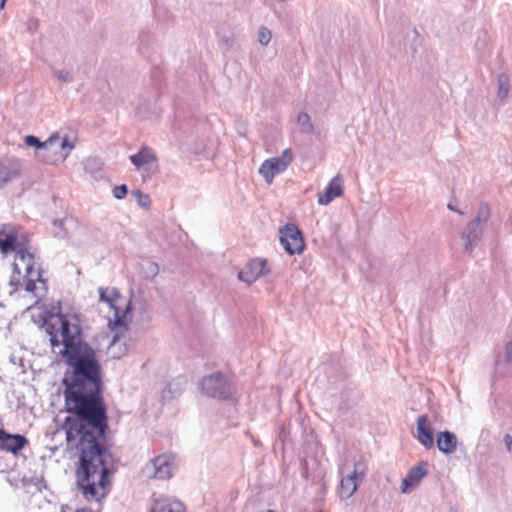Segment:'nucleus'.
Segmentation results:
<instances>
[{
    "instance_id": "nucleus-22",
    "label": "nucleus",
    "mask_w": 512,
    "mask_h": 512,
    "mask_svg": "<svg viewBox=\"0 0 512 512\" xmlns=\"http://www.w3.org/2000/svg\"><path fill=\"white\" fill-rule=\"evenodd\" d=\"M301 133L310 134L314 130L310 116L306 112H300L297 118Z\"/></svg>"
},
{
    "instance_id": "nucleus-8",
    "label": "nucleus",
    "mask_w": 512,
    "mask_h": 512,
    "mask_svg": "<svg viewBox=\"0 0 512 512\" xmlns=\"http://www.w3.org/2000/svg\"><path fill=\"white\" fill-rule=\"evenodd\" d=\"M366 464L364 459L360 457L354 463V470L342 477L339 486V496L341 499H349L357 490L359 482L364 478Z\"/></svg>"
},
{
    "instance_id": "nucleus-25",
    "label": "nucleus",
    "mask_w": 512,
    "mask_h": 512,
    "mask_svg": "<svg viewBox=\"0 0 512 512\" xmlns=\"http://www.w3.org/2000/svg\"><path fill=\"white\" fill-rule=\"evenodd\" d=\"M272 33L266 27H261L259 29L258 38L261 45L266 46L271 41Z\"/></svg>"
},
{
    "instance_id": "nucleus-19",
    "label": "nucleus",
    "mask_w": 512,
    "mask_h": 512,
    "mask_svg": "<svg viewBox=\"0 0 512 512\" xmlns=\"http://www.w3.org/2000/svg\"><path fill=\"white\" fill-rule=\"evenodd\" d=\"M60 137L57 134L51 135L47 140L41 141L35 135H26L24 137V143L28 147H34L38 150H50L53 146L58 143Z\"/></svg>"
},
{
    "instance_id": "nucleus-14",
    "label": "nucleus",
    "mask_w": 512,
    "mask_h": 512,
    "mask_svg": "<svg viewBox=\"0 0 512 512\" xmlns=\"http://www.w3.org/2000/svg\"><path fill=\"white\" fill-rule=\"evenodd\" d=\"M343 194L342 178L340 175L335 176L326 186L324 192L319 194L318 203L320 205H328L335 198Z\"/></svg>"
},
{
    "instance_id": "nucleus-16",
    "label": "nucleus",
    "mask_w": 512,
    "mask_h": 512,
    "mask_svg": "<svg viewBox=\"0 0 512 512\" xmlns=\"http://www.w3.org/2000/svg\"><path fill=\"white\" fill-rule=\"evenodd\" d=\"M151 512H185V506L178 499L160 497L153 501Z\"/></svg>"
},
{
    "instance_id": "nucleus-34",
    "label": "nucleus",
    "mask_w": 512,
    "mask_h": 512,
    "mask_svg": "<svg viewBox=\"0 0 512 512\" xmlns=\"http://www.w3.org/2000/svg\"><path fill=\"white\" fill-rule=\"evenodd\" d=\"M244 512H276V511H275V510H272V509L259 510V511H250V510H249V506H248V505H246V506H245V510H244Z\"/></svg>"
},
{
    "instance_id": "nucleus-4",
    "label": "nucleus",
    "mask_w": 512,
    "mask_h": 512,
    "mask_svg": "<svg viewBox=\"0 0 512 512\" xmlns=\"http://www.w3.org/2000/svg\"><path fill=\"white\" fill-rule=\"evenodd\" d=\"M176 469L172 454H161L150 459L142 468V474L148 479L168 480L173 477Z\"/></svg>"
},
{
    "instance_id": "nucleus-24",
    "label": "nucleus",
    "mask_w": 512,
    "mask_h": 512,
    "mask_svg": "<svg viewBox=\"0 0 512 512\" xmlns=\"http://www.w3.org/2000/svg\"><path fill=\"white\" fill-rule=\"evenodd\" d=\"M133 196L136 198L137 203L142 208H149L151 204V200L148 194L142 193L140 190H134L132 192Z\"/></svg>"
},
{
    "instance_id": "nucleus-2",
    "label": "nucleus",
    "mask_w": 512,
    "mask_h": 512,
    "mask_svg": "<svg viewBox=\"0 0 512 512\" xmlns=\"http://www.w3.org/2000/svg\"><path fill=\"white\" fill-rule=\"evenodd\" d=\"M489 218L490 207L486 202H482L478 207L475 218L469 221L461 232V239L464 241L463 250L465 253L469 255L472 254L483 236L484 226Z\"/></svg>"
},
{
    "instance_id": "nucleus-36",
    "label": "nucleus",
    "mask_w": 512,
    "mask_h": 512,
    "mask_svg": "<svg viewBox=\"0 0 512 512\" xmlns=\"http://www.w3.org/2000/svg\"><path fill=\"white\" fill-rule=\"evenodd\" d=\"M13 270H14V272H17V273H19V274H20L19 264H18L17 262H15V263L13 264Z\"/></svg>"
},
{
    "instance_id": "nucleus-30",
    "label": "nucleus",
    "mask_w": 512,
    "mask_h": 512,
    "mask_svg": "<svg viewBox=\"0 0 512 512\" xmlns=\"http://www.w3.org/2000/svg\"><path fill=\"white\" fill-rule=\"evenodd\" d=\"M505 361L512 362V341H509L505 347Z\"/></svg>"
},
{
    "instance_id": "nucleus-20",
    "label": "nucleus",
    "mask_w": 512,
    "mask_h": 512,
    "mask_svg": "<svg viewBox=\"0 0 512 512\" xmlns=\"http://www.w3.org/2000/svg\"><path fill=\"white\" fill-rule=\"evenodd\" d=\"M53 225L55 237L64 239L68 237L69 231L76 227V220L73 217H65L54 220Z\"/></svg>"
},
{
    "instance_id": "nucleus-21",
    "label": "nucleus",
    "mask_w": 512,
    "mask_h": 512,
    "mask_svg": "<svg viewBox=\"0 0 512 512\" xmlns=\"http://www.w3.org/2000/svg\"><path fill=\"white\" fill-rule=\"evenodd\" d=\"M20 248H26L23 244L19 243L17 236L13 233H9L5 236V238L0 237V251L3 254H7L11 251L16 252V257L18 256V250Z\"/></svg>"
},
{
    "instance_id": "nucleus-3",
    "label": "nucleus",
    "mask_w": 512,
    "mask_h": 512,
    "mask_svg": "<svg viewBox=\"0 0 512 512\" xmlns=\"http://www.w3.org/2000/svg\"><path fill=\"white\" fill-rule=\"evenodd\" d=\"M201 391L208 397L218 400H231L236 393L235 383L221 372L205 376L200 381Z\"/></svg>"
},
{
    "instance_id": "nucleus-6",
    "label": "nucleus",
    "mask_w": 512,
    "mask_h": 512,
    "mask_svg": "<svg viewBox=\"0 0 512 512\" xmlns=\"http://www.w3.org/2000/svg\"><path fill=\"white\" fill-rule=\"evenodd\" d=\"M279 239L283 249L289 255L301 254L305 249L303 233L294 223H286L280 228Z\"/></svg>"
},
{
    "instance_id": "nucleus-23",
    "label": "nucleus",
    "mask_w": 512,
    "mask_h": 512,
    "mask_svg": "<svg viewBox=\"0 0 512 512\" xmlns=\"http://www.w3.org/2000/svg\"><path fill=\"white\" fill-rule=\"evenodd\" d=\"M498 82V92L497 96L499 99L503 100L508 96L510 84L509 77L506 74H500L497 79Z\"/></svg>"
},
{
    "instance_id": "nucleus-11",
    "label": "nucleus",
    "mask_w": 512,
    "mask_h": 512,
    "mask_svg": "<svg viewBox=\"0 0 512 512\" xmlns=\"http://www.w3.org/2000/svg\"><path fill=\"white\" fill-rule=\"evenodd\" d=\"M427 466L428 463L422 461L418 465L409 469L401 483L402 493H409L415 486L420 483V481L427 475Z\"/></svg>"
},
{
    "instance_id": "nucleus-29",
    "label": "nucleus",
    "mask_w": 512,
    "mask_h": 512,
    "mask_svg": "<svg viewBox=\"0 0 512 512\" xmlns=\"http://www.w3.org/2000/svg\"><path fill=\"white\" fill-rule=\"evenodd\" d=\"M277 158L282 160V162L285 164V167L287 169L293 160V155H292L291 149L290 148L285 149L282 152V155Z\"/></svg>"
},
{
    "instance_id": "nucleus-1",
    "label": "nucleus",
    "mask_w": 512,
    "mask_h": 512,
    "mask_svg": "<svg viewBox=\"0 0 512 512\" xmlns=\"http://www.w3.org/2000/svg\"><path fill=\"white\" fill-rule=\"evenodd\" d=\"M50 312L43 328L49 343L63 359L66 369L61 380L64 409L68 413L62 428L67 444L75 450L78 463L76 484L86 500L100 502L108 494L113 454L107 446L109 417L104 399V372L95 348L84 340L79 316Z\"/></svg>"
},
{
    "instance_id": "nucleus-13",
    "label": "nucleus",
    "mask_w": 512,
    "mask_h": 512,
    "mask_svg": "<svg viewBox=\"0 0 512 512\" xmlns=\"http://www.w3.org/2000/svg\"><path fill=\"white\" fill-rule=\"evenodd\" d=\"M436 445L444 455H452L458 446L457 435L449 430L441 431L437 434Z\"/></svg>"
},
{
    "instance_id": "nucleus-12",
    "label": "nucleus",
    "mask_w": 512,
    "mask_h": 512,
    "mask_svg": "<svg viewBox=\"0 0 512 512\" xmlns=\"http://www.w3.org/2000/svg\"><path fill=\"white\" fill-rule=\"evenodd\" d=\"M416 439L427 450L434 446V434L427 415L423 414L417 418Z\"/></svg>"
},
{
    "instance_id": "nucleus-17",
    "label": "nucleus",
    "mask_w": 512,
    "mask_h": 512,
    "mask_svg": "<svg viewBox=\"0 0 512 512\" xmlns=\"http://www.w3.org/2000/svg\"><path fill=\"white\" fill-rule=\"evenodd\" d=\"M20 165L17 161L0 160V187L19 175Z\"/></svg>"
},
{
    "instance_id": "nucleus-33",
    "label": "nucleus",
    "mask_w": 512,
    "mask_h": 512,
    "mask_svg": "<svg viewBox=\"0 0 512 512\" xmlns=\"http://www.w3.org/2000/svg\"><path fill=\"white\" fill-rule=\"evenodd\" d=\"M139 50L140 52L143 54V55H147L148 56V51H147V48L144 46L143 44V39H141V44L139 46Z\"/></svg>"
},
{
    "instance_id": "nucleus-7",
    "label": "nucleus",
    "mask_w": 512,
    "mask_h": 512,
    "mask_svg": "<svg viewBox=\"0 0 512 512\" xmlns=\"http://www.w3.org/2000/svg\"><path fill=\"white\" fill-rule=\"evenodd\" d=\"M98 292L100 301L107 303L109 307L114 310V320L113 322H110L111 329L116 327H126L127 316L132 310L131 301L127 303L125 310L121 311L116 305V300L120 298V294L117 289L100 287Z\"/></svg>"
},
{
    "instance_id": "nucleus-37",
    "label": "nucleus",
    "mask_w": 512,
    "mask_h": 512,
    "mask_svg": "<svg viewBox=\"0 0 512 512\" xmlns=\"http://www.w3.org/2000/svg\"><path fill=\"white\" fill-rule=\"evenodd\" d=\"M7 0H0V10L5 8Z\"/></svg>"
},
{
    "instance_id": "nucleus-28",
    "label": "nucleus",
    "mask_w": 512,
    "mask_h": 512,
    "mask_svg": "<svg viewBox=\"0 0 512 512\" xmlns=\"http://www.w3.org/2000/svg\"><path fill=\"white\" fill-rule=\"evenodd\" d=\"M54 76L62 82H70L72 80L71 74L67 70H55Z\"/></svg>"
},
{
    "instance_id": "nucleus-32",
    "label": "nucleus",
    "mask_w": 512,
    "mask_h": 512,
    "mask_svg": "<svg viewBox=\"0 0 512 512\" xmlns=\"http://www.w3.org/2000/svg\"><path fill=\"white\" fill-rule=\"evenodd\" d=\"M159 272V267L156 263L154 262H150L148 264V273L151 275V276H156Z\"/></svg>"
},
{
    "instance_id": "nucleus-15",
    "label": "nucleus",
    "mask_w": 512,
    "mask_h": 512,
    "mask_svg": "<svg viewBox=\"0 0 512 512\" xmlns=\"http://www.w3.org/2000/svg\"><path fill=\"white\" fill-rule=\"evenodd\" d=\"M286 170L285 164L282 160L272 157L266 159L259 168V173L266 182L271 183L274 177Z\"/></svg>"
},
{
    "instance_id": "nucleus-27",
    "label": "nucleus",
    "mask_w": 512,
    "mask_h": 512,
    "mask_svg": "<svg viewBox=\"0 0 512 512\" xmlns=\"http://www.w3.org/2000/svg\"><path fill=\"white\" fill-rule=\"evenodd\" d=\"M58 142H60V148L62 150H66V152L62 156L63 159H65L70 153V151L74 148V143L70 142L67 137L60 138Z\"/></svg>"
},
{
    "instance_id": "nucleus-18",
    "label": "nucleus",
    "mask_w": 512,
    "mask_h": 512,
    "mask_svg": "<svg viewBox=\"0 0 512 512\" xmlns=\"http://www.w3.org/2000/svg\"><path fill=\"white\" fill-rule=\"evenodd\" d=\"M129 159L137 169L157 161L155 152L148 146H142L138 152L131 155Z\"/></svg>"
},
{
    "instance_id": "nucleus-26",
    "label": "nucleus",
    "mask_w": 512,
    "mask_h": 512,
    "mask_svg": "<svg viewBox=\"0 0 512 512\" xmlns=\"http://www.w3.org/2000/svg\"><path fill=\"white\" fill-rule=\"evenodd\" d=\"M128 192L129 190L126 184L117 185L112 190L114 198L118 200L124 199L127 196Z\"/></svg>"
},
{
    "instance_id": "nucleus-10",
    "label": "nucleus",
    "mask_w": 512,
    "mask_h": 512,
    "mask_svg": "<svg viewBox=\"0 0 512 512\" xmlns=\"http://www.w3.org/2000/svg\"><path fill=\"white\" fill-rule=\"evenodd\" d=\"M268 271L266 260L255 258L248 261L244 268L240 270L238 278L247 284H252Z\"/></svg>"
},
{
    "instance_id": "nucleus-35",
    "label": "nucleus",
    "mask_w": 512,
    "mask_h": 512,
    "mask_svg": "<svg viewBox=\"0 0 512 512\" xmlns=\"http://www.w3.org/2000/svg\"><path fill=\"white\" fill-rule=\"evenodd\" d=\"M448 209L452 210V211H455V212H458V213H461L460 211H458L454 205L452 203H448L447 205Z\"/></svg>"
},
{
    "instance_id": "nucleus-5",
    "label": "nucleus",
    "mask_w": 512,
    "mask_h": 512,
    "mask_svg": "<svg viewBox=\"0 0 512 512\" xmlns=\"http://www.w3.org/2000/svg\"><path fill=\"white\" fill-rule=\"evenodd\" d=\"M17 261L22 263L25 267V274L23 277L24 287L27 292H34L36 283L40 282L45 284L46 280L43 279L42 269L37 265L34 254L30 253L26 248L18 250Z\"/></svg>"
},
{
    "instance_id": "nucleus-9",
    "label": "nucleus",
    "mask_w": 512,
    "mask_h": 512,
    "mask_svg": "<svg viewBox=\"0 0 512 512\" xmlns=\"http://www.w3.org/2000/svg\"><path fill=\"white\" fill-rule=\"evenodd\" d=\"M29 444V440L22 434H12L0 428V450L15 456Z\"/></svg>"
},
{
    "instance_id": "nucleus-31",
    "label": "nucleus",
    "mask_w": 512,
    "mask_h": 512,
    "mask_svg": "<svg viewBox=\"0 0 512 512\" xmlns=\"http://www.w3.org/2000/svg\"><path fill=\"white\" fill-rule=\"evenodd\" d=\"M503 442L505 444V447H506L507 451L510 452L511 449H512V435H510L508 433L505 434L503 436Z\"/></svg>"
}]
</instances>
